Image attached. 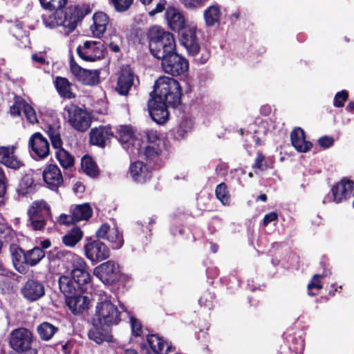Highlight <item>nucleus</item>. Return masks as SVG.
Listing matches in <instances>:
<instances>
[{"mask_svg":"<svg viewBox=\"0 0 354 354\" xmlns=\"http://www.w3.org/2000/svg\"><path fill=\"white\" fill-rule=\"evenodd\" d=\"M181 89L174 78L162 76L155 82L153 95L148 102L149 114L158 124L165 123L169 116L167 106H175L180 101Z\"/></svg>","mask_w":354,"mask_h":354,"instance_id":"f257e3e1","label":"nucleus"},{"mask_svg":"<svg viewBox=\"0 0 354 354\" xmlns=\"http://www.w3.org/2000/svg\"><path fill=\"white\" fill-rule=\"evenodd\" d=\"M41 6L55 12L43 15L42 19L46 27L50 29L60 26L65 35L73 32L77 23L82 19L86 13L79 6H70L63 11L67 0H39Z\"/></svg>","mask_w":354,"mask_h":354,"instance_id":"f03ea898","label":"nucleus"},{"mask_svg":"<svg viewBox=\"0 0 354 354\" xmlns=\"http://www.w3.org/2000/svg\"><path fill=\"white\" fill-rule=\"evenodd\" d=\"M94 299L96 304L92 320L93 325L111 327L120 323L121 313L118 306L111 301V295L99 290Z\"/></svg>","mask_w":354,"mask_h":354,"instance_id":"7ed1b4c3","label":"nucleus"},{"mask_svg":"<svg viewBox=\"0 0 354 354\" xmlns=\"http://www.w3.org/2000/svg\"><path fill=\"white\" fill-rule=\"evenodd\" d=\"M149 49L158 59H163L176 52V41L173 34L158 26L151 27L148 31Z\"/></svg>","mask_w":354,"mask_h":354,"instance_id":"20e7f679","label":"nucleus"},{"mask_svg":"<svg viewBox=\"0 0 354 354\" xmlns=\"http://www.w3.org/2000/svg\"><path fill=\"white\" fill-rule=\"evenodd\" d=\"M59 255L65 257L67 261L72 262L74 268L71 272V275L77 288L82 292H89L91 290V275L86 270V264L84 260L69 251L59 252Z\"/></svg>","mask_w":354,"mask_h":354,"instance_id":"39448f33","label":"nucleus"},{"mask_svg":"<svg viewBox=\"0 0 354 354\" xmlns=\"http://www.w3.org/2000/svg\"><path fill=\"white\" fill-rule=\"evenodd\" d=\"M64 115L69 124L77 131H84L91 126L90 115L75 104L66 106L64 110Z\"/></svg>","mask_w":354,"mask_h":354,"instance_id":"423d86ee","label":"nucleus"},{"mask_svg":"<svg viewBox=\"0 0 354 354\" xmlns=\"http://www.w3.org/2000/svg\"><path fill=\"white\" fill-rule=\"evenodd\" d=\"M32 340V333L24 328H19L11 333L10 344L17 352L24 354H37V351L30 347Z\"/></svg>","mask_w":354,"mask_h":354,"instance_id":"0eeeda50","label":"nucleus"},{"mask_svg":"<svg viewBox=\"0 0 354 354\" xmlns=\"http://www.w3.org/2000/svg\"><path fill=\"white\" fill-rule=\"evenodd\" d=\"M117 136L120 142L128 153L136 156L142 153L141 142L133 137L132 128L129 126H120L117 129Z\"/></svg>","mask_w":354,"mask_h":354,"instance_id":"6e6552de","label":"nucleus"},{"mask_svg":"<svg viewBox=\"0 0 354 354\" xmlns=\"http://www.w3.org/2000/svg\"><path fill=\"white\" fill-rule=\"evenodd\" d=\"M84 254L93 263L102 261L110 256L109 248L98 239L86 238L84 245Z\"/></svg>","mask_w":354,"mask_h":354,"instance_id":"1a4fd4ad","label":"nucleus"},{"mask_svg":"<svg viewBox=\"0 0 354 354\" xmlns=\"http://www.w3.org/2000/svg\"><path fill=\"white\" fill-rule=\"evenodd\" d=\"M331 192L333 196H325L323 199L324 203L331 201L339 203L344 200L354 196V183L346 178L342 179L332 187Z\"/></svg>","mask_w":354,"mask_h":354,"instance_id":"9d476101","label":"nucleus"},{"mask_svg":"<svg viewBox=\"0 0 354 354\" xmlns=\"http://www.w3.org/2000/svg\"><path fill=\"white\" fill-rule=\"evenodd\" d=\"M161 61V66L165 73L174 76L184 74L189 68L187 61L176 51Z\"/></svg>","mask_w":354,"mask_h":354,"instance_id":"9b49d317","label":"nucleus"},{"mask_svg":"<svg viewBox=\"0 0 354 354\" xmlns=\"http://www.w3.org/2000/svg\"><path fill=\"white\" fill-rule=\"evenodd\" d=\"M30 153L35 160L46 158L50 153L49 143L40 133H33L29 139Z\"/></svg>","mask_w":354,"mask_h":354,"instance_id":"f8f14e48","label":"nucleus"},{"mask_svg":"<svg viewBox=\"0 0 354 354\" xmlns=\"http://www.w3.org/2000/svg\"><path fill=\"white\" fill-rule=\"evenodd\" d=\"M77 52L83 60L95 62L104 57V46L100 41H86L77 47Z\"/></svg>","mask_w":354,"mask_h":354,"instance_id":"ddd939ff","label":"nucleus"},{"mask_svg":"<svg viewBox=\"0 0 354 354\" xmlns=\"http://www.w3.org/2000/svg\"><path fill=\"white\" fill-rule=\"evenodd\" d=\"M93 274L104 283H113L120 276L119 265L115 261H108L95 268Z\"/></svg>","mask_w":354,"mask_h":354,"instance_id":"4468645a","label":"nucleus"},{"mask_svg":"<svg viewBox=\"0 0 354 354\" xmlns=\"http://www.w3.org/2000/svg\"><path fill=\"white\" fill-rule=\"evenodd\" d=\"M72 74L76 79L86 85H95L100 82L99 70H87L80 67L73 59L70 62Z\"/></svg>","mask_w":354,"mask_h":354,"instance_id":"2eb2a0df","label":"nucleus"},{"mask_svg":"<svg viewBox=\"0 0 354 354\" xmlns=\"http://www.w3.org/2000/svg\"><path fill=\"white\" fill-rule=\"evenodd\" d=\"M181 35V44L192 56L198 55L200 50L198 39L196 36L197 28L194 25H188L185 27Z\"/></svg>","mask_w":354,"mask_h":354,"instance_id":"dca6fc26","label":"nucleus"},{"mask_svg":"<svg viewBox=\"0 0 354 354\" xmlns=\"http://www.w3.org/2000/svg\"><path fill=\"white\" fill-rule=\"evenodd\" d=\"M165 18L168 27L173 31L180 32L185 27V18L184 15L181 11L174 6L167 8Z\"/></svg>","mask_w":354,"mask_h":354,"instance_id":"f3484780","label":"nucleus"},{"mask_svg":"<svg viewBox=\"0 0 354 354\" xmlns=\"http://www.w3.org/2000/svg\"><path fill=\"white\" fill-rule=\"evenodd\" d=\"M134 74L129 66L121 68L115 90L122 95H127L134 84Z\"/></svg>","mask_w":354,"mask_h":354,"instance_id":"a211bd4d","label":"nucleus"},{"mask_svg":"<svg viewBox=\"0 0 354 354\" xmlns=\"http://www.w3.org/2000/svg\"><path fill=\"white\" fill-rule=\"evenodd\" d=\"M16 145L0 146V163L12 169H19L23 162L15 155Z\"/></svg>","mask_w":354,"mask_h":354,"instance_id":"6ab92c4d","label":"nucleus"},{"mask_svg":"<svg viewBox=\"0 0 354 354\" xmlns=\"http://www.w3.org/2000/svg\"><path fill=\"white\" fill-rule=\"evenodd\" d=\"M129 171L133 180L138 183H145L152 176L151 168L142 161L133 162L129 167Z\"/></svg>","mask_w":354,"mask_h":354,"instance_id":"aec40b11","label":"nucleus"},{"mask_svg":"<svg viewBox=\"0 0 354 354\" xmlns=\"http://www.w3.org/2000/svg\"><path fill=\"white\" fill-rule=\"evenodd\" d=\"M44 182L50 189H55L63 183V176L59 168L55 165H47L42 173Z\"/></svg>","mask_w":354,"mask_h":354,"instance_id":"412c9836","label":"nucleus"},{"mask_svg":"<svg viewBox=\"0 0 354 354\" xmlns=\"http://www.w3.org/2000/svg\"><path fill=\"white\" fill-rule=\"evenodd\" d=\"M147 345L151 348V351L147 349V354H167L172 349L170 343L163 340L156 335L147 336Z\"/></svg>","mask_w":354,"mask_h":354,"instance_id":"4be33fe9","label":"nucleus"},{"mask_svg":"<svg viewBox=\"0 0 354 354\" xmlns=\"http://www.w3.org/2000/svg\"><path fill=\"white\" fill-rule=\"evenodd\" d=\"M222 15L221 6L216 2L212 3L203 11L205 26L207 27L218 26Z\"/></svg>","mask_w":354,"mask_h":354,"instance_id":"5701e85b","label":"nucleus"},{"mask_svg":"<svg viewBox=\"0 0 354 354\" xmlns=\"http://www.w3.org/2000/svg\"><path fill=\"white\" fill-rule=\"evenodd\" d=\"M22 292L24 296L30 301H36L45 294L44 285L35 280H28L24 285Z\"/></svg>","mask_w":354,"mask_h":354,"instance_id":"b1692460","label":"nucleus"},{"mask_svg":"<svg viewBox=\"0 0 354 354\" xmlns=\"http://www.w3.org/2000/svg\"><path fill=\"white\" fill-rule=\"evenodd\" d=\"M113 136L111 128L107 126H100L91 129L90 142L91 144L104 147L107 140Z\"/></svg>","mask_w":354,"mask_h":354,"instance_id":"393cba45","label":"nucleus"},{"mask_svg":"<svg viewBox=\"0 0 354 354\" xmlns=\"http://www.w3.org/2000/svg\"><path fill=\"white\" fill-rule=\"evenodd\" d=\"M290 138L292 146L299 152L306 153L312 147V143L306 140L304 131L301 128L295 129L290 134Z\"/></svg>","mask_w":354,"mask_h":354,"instance_id":"a878e982","label":"nucleus"},{"mask_svg":"<svg viewBox=\"0 0 354 354\" xmlns=\"http://www.w3.org/2000/svg\"><path fill=\"white\" fill-rule=\"evenodd\" d=\"M93 20L90 30L94 37L100 38L106 31L109 24L108 16L104 12H98L93 15Z\"/></svg>","mask_w":354,"mask_h":354,"instance_id":"bb28decb","label":"nucleus"},{"mask_svg":"<svg viewBox=\"0 0 354 354\" xmlns=\"http://www.w3.org/2000/svg\"><path fill=\"white\" fill-rule=\"evenodd\" d=\"M66 304L73 313L80 314L88 309L90 300L87 297L83 295L71 296L66 298Z\"/></svg>","mask_w":354,"mask_h":354,"instance_id":"cd10ccee","label":"nucleus"},{"mask_svg":"<svg viewBox=\"0 0 354 354\" xmlns=\"http://www.w3.org/2000/svg\"><path fill=\"white\" fill-rule=\"evenodd\" d=\"M147 138L149 143L143 147L144 155L147 158L153 160L159 153L160 148L158 142H160L157 133L156 131H151L147 133Z\"/></svg>","mask_w":354,"mask_h":354,"instance_id":"c85d7f7f","label":"nucleus"},{"mask_svg":"<svg viewBox=\"0 0 354 354\" xmlns=\"http://www.w3.org/2000/svg\"><path fill=\"white\" fill-rule=\"evenodd\" d=\"M21 252H23L21 263H24L31 267L37 265L45 257L44 251L39 247H35L27 251L21 250Z\"/></svg>","mask_w":354,"mask_h":354,"instance_id":"c756f323","label":"nucleus"},{"mask_svg":"<svg viewBox=\"0 0 354 354\" xmlns=\"http://www.w3.org/2000/svg\"><path fill=\"white\" fill-rule=\"evenodd\" d=\"M32 213H34L35 217L52 218L50 206L43 200L32 202L28 211V216H32Z\"/></svg>","mask_w":354,"mask_h":354,"instance_id":"7c9ffc66","label":"nucleus"},{"mask_svg":"<svg viewBox=\"0 0 354 354\" xmlns=\"http://www.w3.org/2000/svg\"><path fill=\"white\" fill-rule=\"evenodd\" d=\"M110 327H104V326H95L88 332L89 339L100 344L103 342H109L111 337L109 333Z\"/></svg>","mask_w":354,"mask_h":354,"instance_id":"2f4dec72","label":"nucleus"},{"mask_svg":"<svg viewBox=\"0 0 354 354\" xmlns=\"http://www.w3.org/2000/svg\"><path fill=\"white\" fill-rule=\"evenodd\" d=\"M59 286L61 292L66 298L72 296L77 288L75 282L68 276H61L59 279Z\"/></svg>","mask_w":354,"mask_h":354,"instance_id":"473e14b6","label":"nucleus"},{"mask_svg":"<svg viewBox=\"0 0 354 354\" xmlns=\"http://www.w3.org/2000/svg\"><path fill=\"white\" fill-rule=\"evenodd\" d=\"M83 236V232L79 227H74L68 232L63 237V243L68 247H74Z\"/></svg>","mask_w":354,"mask_h":354,"instance_id":"72a5a7b5","label":"nucleus"},{"mask_svg":"<svg viewBox=\"0 0 354 354\" xmlns=\"http://www.w3.org/2000/svg\"><path fill=\"white\" fill-rule=\"evenodd\" d=\"M75 222L88 220L93 214L91 207L85 203L77 205L71 212Z\"/></svg>","mask_w":354,"mask_h":354,"instance_id":"f704fd0d","label":"nucleus"},{"mask_svg":"<svg viewBox=\"0 0 354 354\" xmlns=\"http://www.w3.org/2000/svg\"><path fill=\"white\" fill-rule=\"evenodd\" d=\"M55 86L59 95L65 98H73L74 95L71 91V85L67 79L64 77H57Z\"/></svg>","mask_w":354,"mask_h":354,"instance_id":"c9c22d12","label":"nucleus"},{"mask_svg":"<svg viewBox=\"0 0 354 354\" xmlns=\"http://www.w3.org/2000/svg\"><path fill=\"white\" fill-rule=\"evenodd\" d=\"M37 330L42 340L48 341L57 331V328L50 323L43 322L37 326Z\"/></svg>","mask_w":354,"mask_h":354,"instance_id":"e433bc0d","label":"nucleus"},{"mask_svg":"<svg viewBox=\"0 0 354 354\" xmlns=\"http://www.w3.org/2000/svg\"><path fill=\"white\" fill-rule=\"evenodd\" d=\"M55 156L64 169H69L74 165V158L64 148L55 151Z\"/></svg>","mask_w":354,"mask_h":354,"instance_id":"4c0bfd02","label":"nucleus"},{"mask_svg":"<svg viewBox=\"0 0 354 354\" xmlns=\"http://www.w3.org/2000/svg\"><path fill=\"white\" fill-rule=\"evenodd\" d=\"M106 241L109 242L112 249L113 250L120 249L123 246L124 242L122 234L116 227H112V231L108 236Z\"/></svg>","mask_w":354,"mask_h":354,"instance_id":"58836bf2","label":"nucleus"},{"mask_svg":"<svg viewBox=\"0 0 354 354\" xmlns=\"http://www.w3.org/2000/svg\"><path fill=\"white\" fill-rule=\"evenodd\" d=\"M82 168L85 174L91 177L98 174V170L95 162L89 156H84L82 159Z\"/></svg>","mask_w":354,"mask_h":354,"instance_id":"ea45409f","label":"nucleus"},{"mask_svg":"<svg viewBox=\"0 0 354 354\" xmlns=\"http://www.w3.org/2000/svg\"><path fill=\"white\" fill-rule=\"evenodd\" d=\"M48 137L51 141L53 147L57 150L62 148V140L58 128L50 127L47 131Z\"/></svg>","mask_w":354,"mask_h":354,"instance_id":"a19ab883","label":"nucleus"},{"mask_svg":"<svg viewBox=\"0 0 354 354\" xmlns=\"http://www.w3.org/2000/svg\"><path fill=\"white\" fill-rule=\"evenodd\" d=\"M192 129V122L190 120H185L177 127L174 136L176 139H183Z\"/></svg>","mask_w":354,"mask_h":354,"instance_id":"79ce46f5","label":"nucleus"},{"mask_svg":"<svg viewBox=\"0 0 354 354\" xmlns=\"http://www.w3.org/2000/svg\"><path fill=\"white\" fill-rule=\"evenodd\" d=\"M216 198L225 205L230 203V195L225 183H220L215 190Z\"/></svg>","mask_w":354,"mask_h":354,"instance_id":"37998d69","label":"nucleus"},{"mask_svg":"<svg viewBox=\"0 0 354 354\" xmlns=\"http://www.w3.org/2000/svg\"><path fill=\"white\" fill-rule=\"evenodd\" d=\"M322 275L315 274L312 279L310 283L308 285V295H316L318 294V290L322 288V285L321 284V279Z\"/></svg>","mask_w":354,"mask_h":354,"instance_id":"c03bdc74","label":"nucleus"},{"mask_svg":"<svg viewBox=\"0 0 354 354\" xmlns=\"http://www.w3.org/2000/svg\"><path fill=\"white\" fill-rule=\"evenodd\" d=\"M23 111L27 120L31 124H36L38 122L37 116L35 109L28 104L24 103Z\"/></svg>","mask_w":354,"mask_h":354,"instance_id":"a18cd8bd","label":"nucleus"},{"mask_svg":"<svg viewBox=\"0 0 354 354\" xmlns=\"http://www.w3.org/2000/svg\"><path fill=\"white\" fill-rule=\"evenodd\" d=\"M30 222V225L34 230H41L46 225V219L48 217H35L34 213H32V216H28Z\"/></svg>","mask_w":354,"mask_h":354,"instance_id":"49530a36","label":"nucleus"},{"mask_svg":"<svg viewBox=\"0 0 354 354\" xmlns=\"http://www.w3.org/2000/svg\"><path fill=\"white\" fill-rule=\"evenodd\" d=\"M34 180L32 176L29 175H25L21 180L19 183V192L22 194H27L28 189L33 185Z\"/></svg>","mask_w":354,"mask_h":354,"instance_id":"de8ad7c7","label":"nucleus"},{"mask_svg":"<svg viewBox=\"0 0 354 354\" xmlns=\"http://www.w3.org/2000/svg\"><path fill=\"white\" fill-rule=\"evenodd\" d=\"M6 177L3 170L0 168V207L4 205L3 196L6 192Z\"/></svg>","mask_w":354,"mask_h":354,"instance_id":"09e8293b","label":"nucleus"},{"mask_svg":"<svg viewBox=\"0 0 354 354\" xmlns=\"http://www.w3.org/2000/svg\"><path fill=\"white\" fill-rule=\"evenodd\" d=\"M180 1L187 9H196L203 7L207 0H180Z\"/></svg>","mask_w":354,"mask_h":354,"instance_id":"8fccbe9b","label":"nucleus"},{"mask_svg":"<svg viewBox=\"0 0 354 354\" xmlns=\"http://www.w3.org/2000/svg\"><path fill=\"white\" fill-rule=\"evenodd\" d=\"M111 231L112 227L108 223H104L96 231L95 235L97 239L106 240Z\"/></svg>","mask_w":354,"mask_h":354,"instance_id":"3c124183","label":"nucleus"},{"mask_svg":"<svg viewBox=\"0 0 354 354\" xmlns=\"http://www.w3.org/2000/svg\"><path fill=\"white\" fill-rule=\"evenodd\" d=\"M112 2L117 11L124 12L129 9L133 0H112Z\"/></svg>","mask_w":354,"mask_h":354,"instance_id":"603ef678","label":"nucleus"},{"mask_svg":"<svg viewBox=\"0 0 354 354\" xmlns=\"http://www.w3.org/2000/svg\"><path fill=\"white\" fill-rule=\"evenodd\" d=\"M348 94L347 91L343 90L336 93L334 97L333 104L336 107H342L344 103L347 100Z\"/></svg>","mask_w":354,"mask_h":354,"instance_id":"864d4df0","label":"nucleus"},{"mask_svg":"<svg viewBox=\"0 0 354 354\" xmlns=\"http://www.w3.org/2000/svg\"><path fill=\"white\" fill-rule=\"evenodd\" d=\"M130 323L133 335L140 336L142 333L141 323L133 317H130Z\"/></svg>","mask_w":354,"mask_h":354,"instance_id":"5fc2aeb1","label":"nucleus"},{"mask_svg":"<svg viewBox=\"0 0 354 354\" xmlns=\"http://www.w3.org/2000/svg\"><path fill=\"white\" fill-rule=\"evenodd\" d=\"M75 219L73 214H62L57 219V223L59 225H69L75 223Z\"/></svg>","mask_w":354,"mask_h":354,"instance_id":"6e6d98bb","label":"nucleus"},{"mask_svg":"<svg viewBox=\"0 0 354 354\" xmlns=\"http://www.w3.org/2000/svg\"><path fill=\"white\" fill-rule=\"evenodd\" d=\"M26 103L24 101H16L15 103L10 107V112L12 116H19L21 110H23V104Z\"/></svg>","mask_w":354,"mask_h":354,"instance_id":"4d7b16f0","label":"nucleus"},{"mask_svg":"<svg viewBox=\"0 0 354 354\" xmlns=\"http://www.w3.org/2000/svg\"><path fill=\"white\" fill-rule=\"evenodd\" d=\"M265 160V156L262 153H258L255 158L254 164L253 167L259 170H263L265 169L263 162Z\"/></svg>","mask_w":354,"mask_h":354,"instance_id":"13d9d810","label":"nucleus"},{"mask_svg":"<svg viewBox=\"0 0 354 354\" xmlns=\"http://www.w3.org/2000/svg\"><path fill=\"white\" fill-rule=\"evenodd\" d=\"M166 5L165 0H159V2L157 3L156 8L151 11H149V14L150 16H153L157 13L161 12L165 9Z\"/></svg>","mask_w":354,"mask_h":354,"instance_id":"bf43d9fd","label":"nucleus"},{"mask_svg":"<svg viewBox=\"0 0 354 354\" xmlns=\"http://www.w3.org/2000/svg\"><path fill=\"white\" fill-rule=\"evenodd\" d=\"M277 218H278V215L276 212H270L264 216L263 221V225L267 226L270 223L277 221Z\"/></svg>","mask_w":354,"mask_h":354,"instance_id":"052dcab7","label":"nucleus"},{"mask_svg":"<svg viewBox=\"0 0 354 354\" xmlns=\"http://www.w3.org/2000/svg\"><path fill=\"white\" fill-rule=\"evenodd\" d=\"M319 144L324 148H328L333 144V140L329 137H322L319 138Z\"/></svg>","mask_w":354,"mask_h":354,"instance_id":"680f3d73","label":"nucleus"},{"mask_svg":"<svg viewBox=\"0 0 354 354\" xmlns=\"http://www.w3.org/2000/svg\"><path fill=\"white\" fill-rule=\"evenodd\" d=\"M32 59L33 62H37L39 64H44L46 63V59L41 53H35L32 55Z\"/></svg>","mask_w":354,"mask_h":354,"instance_id":"e2e57ef3","label":"nucleus"},{"mask_svg":"<svg viewBox=\"0 0 354 354\" xmlns=\"http://www.w3.org/2000/svg\"><path fill=\"white\" fill-rule=\"evenodd\" d=\"M209 57V53L206 49H203L202 52V56L199 59L200 62L202 64L205 63Z\"/></svg>","mask_w":354,"mask_h":354,"instance_id":"0e129e2a","label":"nucleus"},{"mask_svg":"<svg viewBox=\"0 0 354 354\" xmlns=\"http://www.w3.org/2000/svg\"><path fill=\"white\" fill-rule=\"evenodd\" d=\"M272 112V107L269 105L263 106L261 108V113L265 115H269Z\"/></svg>","mask_w":354,"mask_h":354,"instance_id":"69168bd1","label":"nucleus"},{"mask_svg":"<svg viewBox=\"0 0 354 354\" xmlns=\"http://www.w3.org/2000/svg\"><path fill=\"white\" fill-rule=\"evenodd\" d=\"M73 189L75 192H83L84 191V186L80 183H76L74 185Z\"/></svg>","mask_w":354,"mask_h":354,"instance_id":"338daca9","label":"nucleus"},{"mask_svg":"<svg viewBox=\"0 0 354 354\" xmlns=\"http://www.w3.org/2000/svg\"><path fill=\"white\" fill-rule=\"evenodd\" d=\"M51 243L49 240H44L41 242V246L43 249H47L50 248Z\"/></svg>","mask_w":354,"mask_h":354,"instance_id":"774afa93","label":"nucleus"}]
</instances>
